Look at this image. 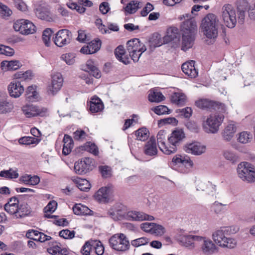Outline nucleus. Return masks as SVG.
<instances>
[{"label":"nucleus","mask_w":255,"mask_h":255,"mask_svg":"<svg viewBox=\"0 0 255 255\" xmlns=\"http://www.w3.org/2000/svg\"><path fill=\"white\" fill-rule=\"evenodd\" d=\"M180 30L182 32L181 49L186 51L194 44L197 32L196 22L192 18L187 19L181 24Z\"/></svg>","instance_id":"f257e3e1"},{"label":"nucleus","mask_w":255,"mask_h":255,"mask_svg":"<svg viewBox=\"0 0 255 255\" xmlns=\"http://www.w3.org/2000/svg\"><path fill=\"white\" fill-rule=\"evenodd\" d=\"M219 23L216 15L213 13L207 14L202 19L201 27L207 38L214 39L217 37Z\"/></svg>","instance_id":"f03ea898"},{"label":"nucleus","mask_w":255,"mask_h":255,"mask_svg":"<svg viewBox=\"0 0 255 255\" xmlns=\"http://www.w3.org/2000/svg\"><path fill=\"white\" fill-rule=\"evenodd\" d=\"M224 119V116L222 114L210 115L203 124L205 132L212 133L217 132Z\"/></svg>","instance_id":"7ed1b4c3"},{"label":"nucleus","mask_w":255,"mask_h":255,"mask_svg":"<svg viewBox=\"0 0 255 255\" xmlns=\"http://www.w3.org/2000/svg\"><path fill=\"white\" fill-rule=\"evenodd\" d=\"M109 244L113 249L119 252H126L130 247L129 241L126 235L122 233L111 237L109 239Z\"/></svg>","instance_id":"20e7f679"},{"label":"nucleus","mask_w":255,"mask_h":255,"mask_svg":"<svg viewBox=\"0 0 255 255\" xmlns=\"http://www.w3.org/2000/svg\"><path fill=\"white\" fill-rule=\"evenodd\" d=\"M238 176L243 181L253 182L255 181V171L251 163L243 162L240 163L237 168Z\"/></svg>","instance_id":"39448f33"},{"label":"nucleus","mask_w":255,"mask_h":255,"mask_svg":"<svg viewBox=\"0 0 255 255\" xmlns=\"http://www.w3.org/2000/svg\"><path fill=\"white\" fill-rule=\"evenodd\" d=\"M222 17L225 24L229 28H234L237 23L236 10L229 4L224 5L222 8Z\"/></svg>","instance_id":"423d86ee"},{"label":"nucleus","mask_w":255,"mask_h":255,"mask_svg":"<svg viewBox=\"0 0 255 255\" xmlns=\"http://www.w3.org/2000/svg\"><path fill=\"white\" fill-rule=\"evenodd\" d=\"M184 138L185 133L181 129H176L172 132L170 136L168 137L169 148L171 150V154L176 152L177 146Z\"/></svg>","instance_id":"0eeeda50"},{"label":"nucleus","mask_w":255,"mask_h":255,"mask_svg":"<svg viewBox=\"0 0 255 255\" xmlns=\"http://www.w3.org/2000/svg\"><path fill=\"white\" fill-rule=\"evenodd\" d=\"M23 114L26 118H32L46 115L47 109L46 108L40 107L32 104H27L21 108Z\"/></svg>","instance_id":"6e6552de"},{"label":"nucleus","mask_w":255,"mask_h":255,"mask_svg":"<svg viewBox=\"0 0 255 255\" xmlns=\"http://www.w3.org/2000/svg\"><path fill=\"white\" fill-rule=\"evenodd\" d=\"M94 167L93 159L85 157L75 163L74 170L78 174H85L92 170Z\"/></svg>","instance_id":"1a4fd4ad"},{"label":"nucleus","mask_w":255,"mask_h":255,"mask_svg":"<svg viewBox=\"0 0 255 255\" xmlns=\"http://www.w3.org/2000/svg\"><path fill=\"white\" fill-rule=\"evenodd\" d=\"M72 39V33L68 29H61L56 34L54 39L55 44L58 47H63L70 43Z\"/></svg>","instance_id":"9d476101"},{"label":"nucleus","mask_w":255,"mask_h":255,"mask_svg":"<svg viewBox=\"0 0 255 255\" xmlns=\"http://www.w3.org/2000/svg\"><path fill=\"white\" fill-rule=\"evenodd\" d=\"M113 186L108 185L107 186L101 188L95 195V199L100 203H107L112 199V194L113 191Z\"/></svg>","instance_id":"9b49d317"},{"label":"nucleus","mask_w":255,"mask_h":255,"mask_svg":"<svg viewBox=\"0 0 255 255\" xmlns=\"http://www.w3.org/2000/svg\"><path fill=\"white\" fill-rule=\"evenodd\" d=\"M17 26L18 29L17 31L23 35L32 34L35 32L36 26L28 20L20 19L17 20Z\"/></svg>","instance_id":"f8f14e48"},{"label":"nucleus","mask_w":255,"mask_h":255,"mask_svg":"<svg viewBox=\"0 0 255 255\" xmlns=\"http://www.w3.org/2000/svg\"><path fill=\"white\" fill-rule=\"evenodd\" d=\"M125 219L132 221H152L154 219L152 216L135 211H130L127 212Z\"/></svg>","instance_id":"ddd939ff"},{"label":"nucleus","mask_w":255,"mask_h":255,"mask_svg":"<svg viewBox=\"0 0 255 255\" xmlns=\"http://www.w3.org/2000/svg\"><path fill=\"white\" fill-rule=\"evenodd\" d=\"M63 79L60 73H56L52 76L51 84L48 87L49 94L55 95L62 87Z\"/></svg>","instance_id":"4468645a"},{"label":"nucleus","mask_w":255,"mask_h":255,"mask_svg":"<svg viewBox=\"0 0 255 255\" xmlns=\"http://www.w3.org/2000/svg\"><path fill=\"white\" fill-rule=\"evenodd\" d=\"M127 47L129 53H131L132 52L143 53L146 50L145 46L141 43L138 38H133L128 40L127 43Z\"/></svg>","instance_id":"2eb2a0df"},{"label":"nucleus","mask_w":255,"mask_h":255,"mask_svg":"<svg viewBox=\"0 0 255 255\" xmlns=\"http://www.w3.org/2000/svg\"><path fill=\"white\" fill-rule=\"evenodd\" d=\"M166 131L164 130H160L157 134V140L158 147L164 154L169 155L171 152L169 148L168 143L166 144Z\"/></svg>","instance_id":"dca6fc26"},{"label":"nucleus","mask_w":255,"mask_h":255,"mask_svg":"<svg viewBox=\"0 0 255 255\" xmlns=\"http://www.w3.org/2000/svg\"><path fill=\"white\" fill-rule=\"evenodd\" d=\"M230 228L228 227H222L220 230L214 232L213 235V239L215 243L219 246H222L225 239L227 238L225 236L228 233L230 232Z\"/></svg>","instance_id":"f3484780"},{"label":"nucleus","mask_w":255,"mask_h":255,"mask_svg":"<svg viewBox=\"0 0 255 255\" xmlns=\"http://www.w3.org/2000/svg\"><path fill=\"white\" fill-rule=\"evenodd\" d=\"M101 40L99 39L92 40L86 46H83L80 49V52L83 54H91L97 52L100 48Z\"/></svg>","instance_id":"a211bd4d"},{"label":"nucleus","mask_w":255,"mask_h":255,"mask_svg":"<svg viewBox=\"0 0 255 255\" xmlns=\"http://www.w3.org/2000/svg\"><path fill=\"white\" fill-rule=\"evenodd\" d=\"M195 61L191 60L189 62L184 63L181 66L182 71L191 78H194L198 76V71L194 66Z\"/></svg>","instance_id":"6ab92c4d"},{"label":"nucleus","mask_w":255,"mask_h":255,"mask_svg":"<svg viewBox=\"0 0 255 255\" xmlns=\"http://www.w3.org/2000/svg\"><path fill=\"white\" fill-rule=\"evenodd\" d=\"M184 149L187 153L195 155H200L205 152V147L201 145L199 142H194L187 144L185 146Z\"/></svg>","instance_id":"aec40b11"},{"label":"nucleus","mask_w":255,"mask_h":255,"mask_svg":"<svg viewBox=\"0 0 255 255\" xmlns=\"http://www.w3.org/2000/svg\"><path fill=\"white\" fill-rule=\"evenodd\" d=\"M202 241H203L202 250L204 254L210 255L217 252L218 248L211 240L203 237Z\"/></svg>","instance_id":"412c9836"},{"label":"nucleus","mask_w":255,"mask_h":255,"mask_svg":"<svg viewBox=\"0 0 255 255\" xmlns=\"http://www.w3.org/2000/svg\"><path fill=\"white\" fill-rule=\"evenodd\" d=\"M237 130V127L233 122L229 123L223 130L222 134L223 138L226 141H230L233 138Z\"/></svg>","instance_id":"4be33fe9"},{"label":"nucleus","mask_w":255,"mask_h":255,"mask_svg":"<svg viewBox=\"0 0 255 255\" xmlns=\"http://www.w3.org/2000/svg\"><path fill=\"white\" fill-rule=\"evenodd\" d=\"M104 106L102 100L97 96L91 99L89 110L92 113H96L102 111Z\"/></svg>","instance_id":"5701e85b"},{"label":"nucleus","mask_w":255,"mask_h":255,"mask_svg":"<svg viewBox=\"0 0 255 255\" xmlns=\"http://www.w3.org/2000/svg\"><path fill=\"white\" fill-rule=\"evenodd\" d=\"M13 108V105L7 101L5 94L0 92V114L9 113Z\"/></svg>","instance_id":"b1692460"},{"label":"nucleus","mask_w":255,"mask_h":255,"mask_svg":"<svg viewBox=\"0 0 255 255\" xmlns=\"http://www.w3.org/2000/svg\"><path fill=\"white\" fill-rule=\"evenodd\" d=\"M115 54L116 58L125 64L129 63V58L128 55L126 54L125 50L123 45H119L115 50Z\"/></svg>","instance_id":"393cba45"},{"label":"nucleus","mask_w":255,"mask_h":255,"mask_svg":"<svg viewBox=\"0 0 255 255\" xmlns=\"http://www.w3.org/2000/svg\"><path fill=\"white\" fill-rule=\"evenodd\" d=\"M144 153L149 156H153L157 154V148L155 139L154 138L151 137L146 142L144 146Z\"/></svg>","instance_id":"a878e982"},{"label":"nucleus","mask_w":255,"mask_h":255,"mask_svg":"<svg viewBox=\"0 0 255 255\" xmlns=\"http://www.w3.org/2000/svg\"><path fill=\"white\" fill-rule=\"evenodd\" d=\"M203 239V237L194 235H186L181 238V242L183 245L186 247H194V241H201Z\"/></svg>","instance_id":"bb28decb"},{"label":"nucleus","mask_w":255,"mask_h":255,"mask_svg":"<svg viewBox=\"0 0 255 255\" xmlns=\"http://www.w3.org/2000/svg\"><path fill=\"white\" fill-rule=\"evenodd\" d=\"M63 146L62 153L65 155H67L71 152V150L74 145L73 140L70 136L67 134H65L63 139Z\"/></svg>","instance_id":"cd10ccee"},{"label":"nucleus","mask_w":255,"mask_h":255,"mask_svg":"<svg viewBox=\"0 0 255 255\" xmlns=\"http://www.w3.org/2000/svg\"><path fill=\"white\" fill-rule=\"evenodd\" d=\"M73 211L75 214L78 215H92L93 214V211L81 204H76L73 207Z\"/></svg>","instance_id":"c85d7f7f"},{"label":"nucleus","mask_w":255,"mask_h":255,"mask_svg":"<svg viewBox=\"0 0 255 255\" xmlns=\"http://www.w3.org/2000/svg\"><path fill=\"white\" fill-rule=\"evenodd\" d=\"M72 180L81 191H88L90 189L91 184L86 179L76 177L73 178Z\"/></svg>","instance_id":"c756f323"},{"label":"nucleus","mask_w":255,"mask_h":255,"mask_svg":"<svg viewBox=\"0 0 255 255\" xmlns=\"http://www.w3.org/2000/svg\"><path fill=\"white\" fill-rule=\"evenodd\" d=\"M86 71L96 78L101 77V72L93 61L89 60L86 62Z\"/></svg>","instance_id":"7c9ffc66"},{"label":"nucleus","mask_w":255,"mask_h":255,"mask_svg":"<svg viewBox=\"0 0 255 255\" xmlns=\"http://www.w3.org/2000/svg\"><path fill=\"white\" fill-rule=\"evenodd\" d=\"M26 98L30 101H36L38 99V94L36 91V86H28L25 92Z\"/></svg>","instance_id":"2f4dec72"},{"label":"nucleus","mask_w":255,"mask_h":255,"mask_svg":"<svg viewBox=\"0 0 255 255\" xmlns=\"http://www.w3.org/2000/svg\"><path fill=\"white\" fill-rule=\"evenodd\" d=\"M179 34L178 32V29L175 27H171L167 29V35L164 36V41L168 42L175 39H179Z\"/></svg>","instance_id":"473e14b6"},{"label":"nucleus","mask_w":255,"mask_h":255,"mask_svg":"<svg viewBox=\"0 0 255 255\" xmlns=\"http://www.w3.org/2000/svg\"><path fill=\"white\" fill-rule=\"evenodd\" d=\"M36 16L41 19L47 21H52L53 18L50 11L44 8H37L35 10Z\"/></svg>","instance_id":"72a5a7b5"},{"label":"nucleus","mask_w":255,"mask_h":255,"mask_svg":"<svg viewBox=\"0 0 255 255\" xmlns=\"http://www.w3.org/2000/svg\"><path fill=\"white\" fill-rule=\"evenodd\" d=\"M171 101L173 103L179 106H181L185 104L186 97L184 94L175 93L171 96Z\"/></svg>","instance_id":"f704fd0d"},{"label":"nucleus","mask_w":255,"mask_h":255,"mask_svg":"<svg viewBox=\"0 0 255 255\" xmlns=\"http://www.w3.org/2000/svg\"><path fill=\"white\" fill-rule=\"evenodd\" d=\"M16 196H13L9 199L8 203L5 204L4 209L8 214L15 215L16 214Z\"/></svg>","instance_id":"c9c22d12"},{"label":"nucleus","mask_w":255,"mask_h":255,"mask_svg":"<svg viewBox=\"0 0 255 255\" xmlns=\"http://www.w3.org/2000/svg\"><path fill=\"white\" fill-rule=\"evenodd\" d=\"M136 139L141 141L146 140L149 136V132L146 128H141L135 131Z\"/></svg>","instance_id":"e433bc0d"},{"label":"nucleus","mask_w":255,"mask_h":255,"mask_svg":"<svg viewBox=\"0 0 255 255\" xmlns=\"http://www.w3.org/2000/svg\"><path fill=\"white\" fill-rule=\"evenodd\" d=\"M197 190L206 191L208 194H213L216 191V185L210 182L202 183L198 186Z\"/></svg>","instance_id":"4c0bfd02"},{"label":"nucleus","mask_w":255,"mask_h":255,"mask_svg":"<svg viewBox=\"0 0 255 255\" xmlns=\"http://www.w3.org/2000/svg\"><path fill=\"white\" fill-rule=\"evenodd\" d=\"M16 60L2 61L0 63V68L3 71L16 70Z\"/></svg>","instance_id":"58836bf2"},{"label":"nucleus","mask_w":255,"mask_h":255,"mask_svg":"<svg viewBox=\"0 0 255 255\" xmlns=\"http://www.w3.org/2000/svg\"><path fill=\"white\" fill-rule=\"evenodd\" d=\"M172 162L176 165H183L186 166L191 165V161L188 157L182 156L180 155H176L172 158Z\"/></svg>","instance_id":"ea45409f"},{"label":"nucleus","mask_w":255,"mask_h":255,"mask_svg":"<svg viewBox=\"0 0 255 255\" xmlns=\"http://www.w3.org/2000/svg\"><path fill=\"white\" fill-rule=\"evenodd\" d=\"M40 139L32 136H23L18 139L20 144L29 145L32 144H38Z\"/></svg>","instance_id":"a19ab883"},{"label":"nucleus","mask_w":255,"mask_h":255,"mask_svg":"<svg viewBox=\"0 0 255 255\" xmlns=\"http://www.w3.org/2000/svg\"><path fill=\"white\" fill-rule=\"evenodd\" d=\"M139 4L140 2L137 1H131L125 7V11L130 14L134 13L141 7Z\"/></svg>","instance_id":"79ce46f5"},{"label":"nucleus","mask_w":255,"mask_h":255,"mask_svg":"<svg viewBox=\"0 0 255 255\" xmlns=\"http://www.w3.org/2000/svg\"><path fill=\"white\" fill-rule=\"evenodd\" d=\"M47 252L53 255H67L68 254V251L66 249H61L58 246L48 248Z\"/></svg>","instance_id":"37998d69"},{"label":"nucleus","mask_w":255,"mask_h":255,"mask_svg":"<svg viewBox=\"0 0 255 255\" xmlns=\"http://www.w3.org/2000/svg\"><path fill=\"white\" fill-rule=\"evenodd\" d=\"M164 96L160 92L151 91L148 95V100L151 102L158 103L164 100Z\"/></svg>","instance_id":"c03bdc74"},{"label":"nucleus","mask_w":255,"mask_h":255,"mask_svg":"<svg viewBox=\"0 0 255 255\" xmlns=\"http://www.w3.org/2000/svg\"><path fill=\"white\" fill-rule=\"evenodd\" d=\"M30 213L29 210L28 208L27 205L26 204L18 205L17 203V218H22L28 215Z\"/></svg>","instance_id":"a18cd8bd"},{"label":"nucleus","mask_w":255,"mask_h":255,"mask_svg":"<svg viewBox=\"0 0 255 255\" xmlns=\"http://www.w3.org/2000/svg\"><path fill=\"white\" fill-rule=\"evenodd\" d=\"M195 104L197 107L202 109H210L214 105V103L212 101L207 99L198 100L196 102Z\"/></svg>","instance_id":"49530a36"},{"label":"nucleus","mask_w":255,"mask_h":255,"mask_svg":"<svg viewBox=\"0 0 255 255\" xmlns=\"http://www.w3.org/2000/svg\"><path fill=\"white\" fill-rule=\"evenodd\" d=\"M97 244L94 240H90L87 241L83 246L81 253L83 255H90V251L93 249L92 246H94Z\"/></svg>","instance_id":"de8ad7c7"},{"label":"nucleus","mask_w":255,"mask_h":255,"mask_svg":"<svg viewBox=\"0 0 255 255\" xmlns=\"http://www.w3.org/2000/svg\"><path fill=\"white\" fill-rule=\"evenodd\" d=\"M252 138V134L248 131H242L239 134L238 140L242 143H247Z\"/></svg>","instance_id":"09e8293b"},{"label":"nucleus","mask_w":255,"mask_h":255,"mask_svg":"<svg viewBox=\"0 0 255 255\" xmlns=\"http://www.w3.org/2000/svg\"><path fill=\"white\" fill-rule=\"evenodd\" d=\"M13 79L7 86V91L9 95L11 97L16 98V80H15L16 77V74L13 75Z\"/></svg>","instance_id":"8fccbe9b"},{"label":"nucleus","mask_w":255,"mask_h":255,"mask_svg":"<svg viewBox=\"0 0 255 255\" xmlns=\"http://www.w3.org/2000/svg\"><path fill=\"white\" fill-rule=\"evenodd\" d=\"M52 33V31L50 28H46L43 32L42 40L46 46H49L50 45Z\"/></svg>","instance_id":"3c124183"},{"label":"nucleus","mask_w":255,"mask_h":255,"mask_svg":"<svg viewBox=\"0 0 255 255\" xmlns=\"http://www.w3.org/2000/svg\"><path fill=\"white\" fill-rule=\"evenodd\" d=\"M99 170L102 175V176L104 178H109L112 176L111 168L108 166H100L99 167Z\"/></svg>","instance_id":"603ef678"},{"label":"nucleus","mask_w":255,"mask_h":255,"mask_svg":"<svg viewBox=\"0 0 255 255\" xmlns=\"http://www.w3.org/2000/svg\"><path fill=\"white\" fill-rule=\"evenodd\" d=\"M33 76L31 71L27 70L25 72L19 71L17 72V79L22 80H31Z\"/></svg>","instance_id":"864d4df0"},{"label":"nucleus","mask_w":255,"mask_h":255,"mask_svg":"<svg viewBox=\"0 0 255 255\" xmlns=\"http://www.w3.org/2000/svg\"><path fill=\"white\" fill-rule=\"evenodd\" d=\"M0 176L6 179L16 178V171L10 168L7 170H2L0 172Z\"/></svg>","instance_id":"5fc2aeb1"},{"label":"nucleus","mask_w":255,"mask_h":255,"mask_svg":"<svg viewBox=\"0 0 255 255\" xmlns=\"http://www.w3.org/2000/svg\"><path fill=\"white\" fill-rule=\"evenodd\" d=\"M165 232V228L161 225L154 223L151 234L161 236Z\"/></svg>","instance_id":"6e6d98bb"},{"label":"nucleus","mask_w":255,"mask_h":255,"mask_svg":"<svg viewBox=\"0 0 255 255\" xmlns=\"http://www.w3.org/2000/svg\"><path fill=\"white\" fill-rule=\"evenodd\" d=\"M75 232L74 231H70L69 230L66 229L60 231L59 235L65 239H71L74 237Z\"/></svg>","instance_id":"4d7b16f0"},{"label":"nucleus","mask_w":255,"mask_h":255,"mask_svg":"<svg viewBox=\"0 0 255 255\" xmlns=\"http://www.w3.org/2000/svg\"><path fill=\"white\" fill-rule=\"evenodd\" d=\"M61 58L68 65H72L75 63V55L73 53H66L63 54Z\"/></svg>","instance_id":"13d9d810"},{"label":"nucleus","mask_w":255,"mask_h":255,"mask_svg":"<svg viewBox=\"0 0 255 255\" xmlns=\"http://www.w3.org/2000/svg\"><path fill=\"white\" fill-rule=\"evenodd\" d=\"M224 157L232 163H235L238 161V156L233 151L226 150L224 152Z\"/></svg>","instance_id":"bf43d9fd"},{"label":"nucleus","mask_w":255,"mask_h":255,"mask_svg":"<svg viewBox=\"0 0 255 255\" xmlns=\"http://www.w3.org/2000/svg\"><path fill=\"white\" fill-rule=\"evenodd\" d=\"M12 13L11 10L6 5L0 2V16L6 17L10 16Z\"/></svg>","instance_id":"052dcab7"},{"label":"nucleus","mask_w":255,"mask_h":255,"mask_svg":"<svg viewBox=\"0 0 255 255\" xmlns=\"http://www.w3.org/2000/svg\"><path fill=\"white\" fill-rule=\"evenodd\" d=\"M114 206L115 208L117 213L118 214V216L120 218V220H121L123 218L125 219L127 214L125 207L122 205H117Z\"/></svg>","instance_id":"680f3d73"},{"label":"nucleus","mask_w":255,"mask_h":255,"mask_svg":"<svg viewBox=\"0 0 255 255\" xmlns=\"http://www.w3.org/2000/svg\"><path fill=\"white\" fill-rule=\"evenodd\" d=\"M152 110L155 114L158 115L166 114H168L170 111L169 109L166 106L163 105H159L158 106H156Z\"/></svg>","instance_id":"e2e57ef3"},{"label":"nucleus","mask_w":255,"mask_h":255,"mask_svg":"<svg viewBox=\"0 0 255 255\" xmlns=\"http://www.w3.org/2000/svg\"><path fill=\"white\" fill-rule=\"evenodd\" d=\"M57 203L55 201H50L47 205L44 208L45 213H53L57 208Z\"/></svg>","instance_id":"0e129e2a"},{"label":"nucleus","mask_w":255,"mask_h":255,"mask_svg":"<svg viewBox=\"0 0 255 255\" xmlns=\"http://www.w3.org/2000/svg\"><path fill=\"white\" fill-rule=\"evenodd\" d=\"M148 239L146 238L142 237L134 240L131 242L132 246L135 247H138L140 246L146 245L148 243Z\"/></svg>","instance_id":"69168bd1"},{"label":"nucleus","mask_w":255,"mask_h":255,"mask_svg":"<svg viewBox=\"0 0 255 255\" xmlns=\"http://www.w3.org/2000/svg\"><path fill=\"white\" fill-rule=\"evenodd\" d=\"M221 247H227L230 249H233L236 246V241L235 239L230 238H227L225 239Z\"/></svg>","instance_id":"338daca9"},{"label":"nucleus","mask_w":255,"mask_h":255,"mask_svg":"<svg viewBox=\"0 0 255 255\" xmlns=\"http://www.w3.org/2000/svg\"><path fill=\"white\" fill-rule=\"evenodd\" d=\"M95 242L97 244L94 246H92V248L94 249L97 255H102L104 252V248L103 246L100 241H95Z\"/></svg>","instance_id":"774afa93"}]
</instances>
